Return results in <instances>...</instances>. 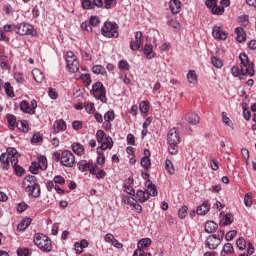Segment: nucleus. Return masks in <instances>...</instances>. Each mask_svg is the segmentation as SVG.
<instances>
[{"label":"nucleus","instance_id":"55","mask_svg":"<svg viewBox=\"0 0 256 256\" xmlns=\"http://www.w3.org/2000/svg\"><path fill=\"white\" fill-rule=\"evenodd\" d=\"M103 139H105V131L98 130L96 132V140L98 143H103Z\"/></svg>","mask_w":256,"mask_h":256},{"label":"nucleus","instance_id":"54","mask_svg":"<svg viewBox=\"0 0 256 256\" xmlns=\"http://www.w3.org/2000/svg\"><path fill=\"white\" fill-rule=\"evenodd\" d=\"M113 119H115V112H113V111H108L104 115V121H106V123H109L110 121H113Z\"/></svg>","mask_w":256,"mask_h":256},{"label":"nucleus","instance_id":"39","mask_svg":"<svg viewBox=\"0 0 256 256\" xmlns=\"http://www.w3.org/2000/svg\"><path fill=\"white\" fill-rule=\"evenodd\" d=\"M7 156L10 157V163H13V159H17V149L13 147L7 148Z\"/></svg>","mask_w":256,"mask_h":256},{"label":"nucleus","instance_id":"23","mask_svg":"<svg viewBox=\"0 0 256 256\" xmlns=\"http://www.w3.org/2000/svg\"><path fill=\"white\" fill-rule=\"evenodd\" d=\"M136 199H138L140 203H145V201L149 199V193L143 190H138L136 192Z\"/></svg>","mask_w":256,"mask_h":256},{"label":"nucleus","instance_id":"9","mask_svg":"<svg viewBox=\"0 0 256 256\" xmlns=\"http://www.w3.org/2000/svg\"><path fill=\"white\" fill-rule=\"evenodd\" d=\"M95 7L101 9L103 7V0H82V8L94 10Z\"/></svg>","mask_w":256,"mask_h":256},{"label":"nucleus","instance_id":"28","mask_svg":"<svg viewBox=\"0 0 256 256\" xmlns=\"http://www.w3.org/2000/svg\"><path fill=\"white\" fill-rule=\"evenodd\" d=\"M72 150L76 155H83L85 152V148L79 142H75L72 144Z\"/></svg>","mask_w":256,"mask_h":256},{"label":"nucleus","instance_id":"10","mask_svg":"<svg viewBox=\"0 0 256 256\" xmlns=\"http://www.w3.org/2000/svg\"><path fill=\"white\" fill-rule=\"evenodd\" d=\"M206 245L210 249H217L221 245V240L217 238V234H213L207 238Z\"/></svg>","mask_w":256,"mask_h":256},{"label":"nucleus","instance_id":"13","mask_svg":"<svg viewBox=\"0 0 256 256\" xmlns=\"http://www.w3.org/2000/svg\"><path fill=\"white\" fill-rule=\"evenodd\" d=\"M18 163H19V158H13L11 165L15 171V175H17V177H21L23 173H25V168L18 165Z\"/></svg>","mask_w":256,"mask_h":256},{"label":"nucleus","instance_id":"36","mask_svg":"<svg viewBox=\"0 0 256 256\" xmlns=\"http://www.w3.org/2000/svg\"><path fill=\"white\" fill-rule=\"evenodd\" d=\"M38 166L42 171L47 170V157L45 156H39L38 157Z\"/></svg>","mask_w":256,"mask_h":256},{"label":"nucleus","instance_id":"51","mask_svg":"<svg viewBox=\"0 0 256 256\" xmlns=\"http://www.w3.org/2000/svg\"><path fill=\"white\" fill-rule=\"evenodd\" d=\"M187 211H189V208L187 206H182L178 211V217L180 219H185V217H187Z\"/></svg>","mask_w":256,"mask_h":256},{"label":"nucleus","instance_id":"8","mask_svg":"<svg viewBox=\"0 0 256 256\" xmlns=\"http://www.w3.org/2000/svg\"><path fill=\"white\" fill-rule=\"evenodd\" d=\"M24 185H26V191L34 198H37L41 195V186L37 182H26L24 180Z\"/></svg>","mask_w":256,"mask_h":256},{"label":"nucleus","instance_id":"44","mask_svg":"<svg viewBox=\"0 0 256 256\" xmlns=\"http://www.w3.org/2000/svg\"><path fill=\"white\" fill-rule=\"evenodd\" d=\"M39 169L40 166H39V163L38 162H32L30 167H29V171L30 173H32L33 175H37V173H39Z\"/></svg>","mask_w":256,"mask_h":256},{"label":"nucleus","instance_id":"1","mask_svg":"<svg viewBox=\"0 0 256 256\" xmlns=\"http://www.w3.org/2000/svg\"><path fill=\"white\" fill-rule=\"evenodd\" d=\"M168 151L171 155H177L179 153V143H181V137L176 128H172L167 134Z\"/></svg>","mask_w":256,"mask_h":256},{"label":"nucleus","instance_id":"46","mask_svg":"<svg viewBox=\"0 0 256 256\" xmlns=\"http://www.w3.org/2000/svg\"><path fill=\"white\" fill-rule=\"evenodd\" d=\"M118 67H119V69H122L123 71H129V69L131 68V66L129 65V62L125 61V60L119 61Z\"/></svg>","mask_w":256,"mask_h":256},{"label":"nucleus","instance_id":"37","mask_svg":"<svg viewBox=\"0 0 256 256\" xmlns=\"http://www.w3.org/2000/svg\"><path fill=\"white\" fill-rule=\"evenodd\" d=\"M212 15H223L225 13V8L214 4L211 9Z\"/></svg>","mask_w":256,"mask_h":256},{"label":"nucleus","instance_id":"24","mask_svg":"<svg viewBox=\"0 0 256 256\" xmlns=\"http://www.w3.org/2000/svg\"><path fill=\"white\" fill-rule=\"evenodd\" d=\"M219 225L214 221H208L205 224V232L206 233H215V230L218 229Z\"/></svg>","mask_w":256,"mask_h":256},{"label":"nucleus","instance_id":"6","mask_svg":"<svg viewBox=\"0 0 256 256\" xmlns=\"http://www.w3.org/2000/svg\"><path fill=\"white\" fill-rule=\"evenodd\" d=\"M18 35H31L32 37H37V30L33 28V25L29 23H21L16 26Z\"/></svg>","mask_w":256,"mask_h":256},{"label":"nucleus","instance_id":"29","mask_svg":"<svg viewBox=\"0 0 256 256\" xmlns=\"http://www.w3.org/2000/svg\"><path fill=\"white\" fill-rule=\"evenodd\" d=\"M144 54L146 55L147 59H153V57H155V53H153V45L145 44Z\"/></svg>","mask_w":256,"mask_h":256},{"label":"nucleus","instance_id":"20","mask_svg":"<svg viewBox=\"0 0 256 256\" xmlns=\"http://www.w3.org/2000/svg\"><path fill=\"white\" fill-rule=\"evenodd\" d=\"M20 110L23 113H27L28 115H35V111L33 109H31V106H29V103H27L26 100H23L20 103Z\"/></svg>","mask_w":256,"mask_h":256},{"label":"nucleus","instance_id":"2","mask_svg":"<svg viewBox=\"0 0 256 256\" xmlns=\"http://www.w3.org/2000/svg\"><path fill=\"white\" fill-rule=\"evenodd\" d=\"M239 59L241 61V75H249V77H253L255 75V63L249 62V56L245 53H241Z\"/></svg>","mask_w":256,"mask_h":256},{"label":"nucleus","instance_id":"17","mask_svg":"<svg viewBox=\"0 0 256 256\" xmlns=\"http://www.w3.org/2000/svg\"><path fill=\"white\" fill-rule=\"evenodd\" d=\"M170 10L174 15H177L181 11V1L170 0Z\"/></svg>","mask_w":256,"mask_h":256},{"label":"nucleus","instance_id":"31","mask_svg":"<svg viewBox=\"0 0 256 256\" xmlns=\"http://www.w3.org/2000/svg\"><path fill=\"white\" fill-rule=\"evenodd\" d=\"M92 72L95 75H107V71L105 70V67H103L101 65H94L92 67Z\"/></svg>","mask_w":256,"mask_h":256},{"label":"nucleus","instance_id":"26","mask_svg":"<svg viewBox=\"0 0 256 256\" xmlns=\"http://www.w3.org/2000/svg\"><path fill=\"white\" fill-rule=\"evenodd\" d=\"M196 213L198 215H207L209 213V203L204 202L200 206L197 207Z\"/></svg>","mask_w":256,"mask_h":256},{"label":"nucleus","instance_id":"15","mask_svg":"<svg viewBox=\"0 0 256 256\" xmlns=\"http://www.w3.org/2000/svg\"><path fill=\"white\" fill-rule=\"evenodd\" d=\"M185 120L190 125H198L199 121H201V118L196 113H190V114L185 116Z\"/></svg>","mask_w":256,"mask_h":256},{"label":"nucleus","instance_id":"62","mask_svg":"<svg viewBox=\"0 0 256 256\" xmlns=\"http://www.w3.org/2000/svg\"><path fill=\"white\" fill-rule=\"evenodd\" d=\"M17 255L18 256H29V248H18Z\"/></svg>","mask_w":256,"mask_h":256},{"label":"nucleus","instance_id":"38","mask_svg":"<svg viewBox=\"0 0 256 256\" xmlns=\"http://www.w3.org/2000/svg\"><path fill=\"white\" fill-rule=\"evenodd\" d=\"M228 253H233V244L231 243H226L223 247V250L220 252L221 256H225Z\"/></svg>","mask_w":256,"mask_h":256},{"label":"nucleus","instance_id":"12","mask_svg":"<svg viewBox=\"0 0 256 256\" xmlns=\"http://www.w3.org/2000/svg\"><path fill=\"white\" fill-rule=\"evenodd\" d=\"M145 187L147 188L146 192L148 193L149 197H157V186H155L151 180L146 181Z\"/></svg>","mask_w":256,"mask_h":256},{"label":"nucleus","instance_id":"42","mask_svg":"<svg viewBox=\"0 0 256 256\" xmlns=\"http://www.w3.org/2000/svg\"><path fill=\"white\" fill-rule=\"evenodd\" d=\"M7 120L10 125V129H15V125H17V117H15L13 114H8Z\"/></svg>","mask_w":256,"mask_h":256},{"label":"nucleus","instance_id":"49","mask_svg":"<svg viewBox=\"0 0 256 256\" xmlns=\"http://www.w3.org/2000/svg\"><path fill=\"white\" fill-rule=\"evenodd\" d=\"M140 164L142 167H144V169H149L151 167V159L148 157H143Z\"/></svg>","mask_w":256,"mask_h":256},{"label":"nucleus","instance_id":"27","mask_svg":"<svg viewBox=\"0 0 256 256\" xmlns=\"http://www.w3.org/2000/svg\"><path fill=\"white\" fill-rule=\"evenodd\" d=\"M0 162L2 163L3 165V169H9V163L11 162V158L10 156H8L7 154L5 153H2L0 155Z\"/></svg>","mask_w":256,"mask_h":256},{"label":"nucleus","instance_id":"19","mask_svg":"<svg viewBox=\"0 0 256 256\" xmlns=\"http://www.w3.org/2000/svg\"><path fill=\"white\" fill-rule=\"evenodd\" d=\"M133 177H129L125 182H124V187L126 189V193L128 195H135V189H133Z\"/></svg>","mask_w":256,"mask_h":256},{"label":"nucleus","instance_id":"11","mask_svg":"<svg viewBox=\"0 0 256 256\" xmlns=\"http://www.w3.org/2000/svg\"><path fill=\"white\" fill-rule=\"evenodd\" d=\"M212 35L214 39H218L219 41H225L227 39V32L219 26H215L212 30Z\"/></svg>","mask_w":256,"mask_h":256},{"label":"nucleus","instance_id":"52","mask_svg":"<svg viewBox=\"0 0 256 256\" xmlns=\"http://www.w3.org/2000/svg\"><path fill=\"white\" fill-rule=\"evenodd\" d=\"M81 80L85 85H91V75H89V73L81 74Z\"/></svg>","mask_w":256,"mask_h":256},{"label":"nucleus","instance_id":"35","mask_svg":"<svg viewBox=\"0 0 256 256\" xmlns=\"http://www.w3.org/2000/svg\"><path fill=\"white\" fill-rule=\"evenodd\" d=\"M187 79L189 83H192V85H196L197 83V73L195 70H190L187 74Z\"/></svg>","mask_w":256,"mask_h":256},{"label":"nucleus","instance_id":"60","mask_svg":"<svg viewBox=\"0 0 256 256\" xmlns=\"http://www.w3.org/2000/svg\"><path fill=\"white\" fill-rule=\"evenodd\" d=\"M98 158H97V164L98 165H105V155H103V151H97Z\"/></svg>","mask_w":256,"mask_h":256},{"label":"nucleus","instance_id":"3","mask_svg":"<svg viewBox=\"0 0 256 256\" xmlns=\"http://www.w3.org/2000/svg\"><path fill=\"white\" fill-rule=\"evenodd\" d=\"M90 93L98 100L101 101V103H107V90L105 89V86H103V83L96 82L92 85V89L90 90Z\"/></svg>","mask_w":256,"mask_h":256},{"label":"nucleus","instance_id":"41","mask_svg":"<svg viewBox=\"0 0 256 256\" xmlns=\"http://www.w3.org/2000/svg\"><path fill=\"white\" fill-rule=\"evenodd\" d=\"M211 63L213 65V67H215L216 69H221L223 67V61L221 59H219L218 57H212L211 58Z\"/></svg>","mask_w":256,"mask_h":256},{"label":"nucleus","instance_id":"50","mask_svg":"<svg viewBox=\"0 0 256 256\" xmlns=\"http://www.w3.org/2000/svg\"><path fill=\"white\" fill-rule=\"evenodd\" d=\"M222 121L224 125H227L228 127H233V123L231 122V119L227 117V112H222Z\"/></svg>","mask_w":256,"mask_h":256},{"label":"nucleus","instance_id":"30","mask_svg":"<svg viewBox=\"0 0 256 256\" xmlns=\"http://www.w3.org/2000/svg\"><path fill=\"white\" fill-rule=\"evenodd\" d=\"M31 225V218H24L17 226L18 231H25Z\"/></svg>","mask_w":256,"mask_h":256},{"label":"nucleus","instance_id":"45","mask_svg":"<svg viewBox=\"0 0 256 256\" xmlns=\"http://www.w3.org/2000/svg\"><path fill=\"white\" fill-rule=\"evenodd\" d=\"M60 131H67V122L64 119H60L55 122Z\"/></svg>","mask_w":256,"mask_h":256},{"label":"nucleus","instance_id":"59","mask_svg":"<svg viewBox=\"0 0 256 256\" xmlns=\"http://www.w3.org/2000/svg\"><path fill=\"white\" fill-rule=\"evenodd\" d=\"M168 24L173 29H180L181 27V24L179 23V21L173 20V19H170V20L168 19Z\"/></svg>","mask_w":256,"mask_h":256},{"label":"nucleus","instance_id":"43","mask_svg":"<svg viewBox=\"0 0 256 256\" xmlns=\"http://www.w3.org/2000/svg\"><path fill=\"white\" fill-rule=\"evenodd\" d=\"M31 143H34V144L43 143V135L39 132L33 134L32 138H31Z\"/></svg>","mask_w":256,"mask_h":256},{"label":"nucleus","instance_id":"4","mask_svg":"<svg viewBox=\"0 0 256 256\" xmlns=\"http://www.w3.org/2000/svg\"><path fill=\"white\" fill-rule=\"evenodd\" d=\"M101 31L102 35L108 39H111L112 37H119V26L115 22L106 21Z\"/></svg>","mask_w":256,"mask_h":256},{"label":"nucleus","instance_id":"47","mask_svg":"<svg viewBox=\"0 0 256 256\" xmlns=\"http://www.w3.org/2000/svg\"><path fill=\"white\" fill-rule=\"evenodd\" d=\"M84 109L91 115V113H95V104L93 102L84 103Z\"/></svg>","mask_w":256,"mask_h":256},{"label":"nucleus","instance_id":"16","mask_svg":"<svg viewBox=\"0 0 256 256\" xmlns=\"http://www.w3.org/2000/svg\"><path fill=\"white\" fill-rule=\"evenodd\" d=\"M78 170L81 171L82 173H85L89 171L91 168V165H93V162L87 161V160H81L78 162Z\"/></svg>","mask_w":256,"mask_h":256},{"label":"nucleus","instance_id":"7","mask_svg":"<svg viewBox=\"0 0 256 256\" xmlns=\"http://www.w3.org/2000/svg\"><path fill=\"white\" fill-rule=\"evenodd\" d=\"M61 165L63 167H75V155L69 150H65L61 153Z\"/></svg>","mask_w":256,"mask_h":256},{"label":"nucleus","instance_id":"22","mask_svg":"<svg viewBox=\"0 0 256 256\" xmlns=\"http://www.w3.org/2000/svg\"><path fill=\"white\" fill-rule=\"evenodd\" d=\"M32 75L36 83H43V80L45 79V75L39 69L37 68L33 69Z\"/></svg>","mask_w":256,"mask_h":256},{"label":"nucleus","instance_id":"61","mask_svg":"<svg viewBox=\"0 0 256 256\" xmlns=\"http://www.w3.org/2000/svg\"><path fill=\"white\" fill-rule=\"evenodd\" d=\"M99 17L97 16H91L90 17V21H89V24L91 27H97V25H99Z\"/></svg>","mask_w":256,"mask_h":256},{"label":"nucleus","instance_id":"25","mask_svg":"<svg viewBox=\"0 0 256 256\" xmlns=\"http://www.w3.org/2000/svg\"><path fill=\"white\" fill-rule=\"evenodd\" d=\"M233 223V215L227 213L224 215V218L220 220L219 225L220 227H226V225H231Z\"/></svg>","mask_w":256,"mask_h":256},{"label":"nucleus","instance_id":"63","mask_svg":"<svg viewBox=\"0 0 256 256\" xmlns=\"http://www.w3.org/2000/svg\"><path fill=\"white\" fill-rule=\"evenodd\" d=\"M54 183H56V185H65V178H63V176H55L54 177Z\"/></svg>","mask_w":256,"mask_h":256},{"label":"nucleus","instance_id":"57","mask_svg":"<svg viewBox=\"0 0 256 256\" xmlns=\"http://www.w3.org/2000/svg\"><path fill=\"white\" fill-rule=\"evenodd\" d=\"M122 201L123 203H125V205H130L131 207L133 205V201H136V200L131 196H123Z\"/></svg>","mask_w":256,"mask_h":256},{"label":"nucleus","instance_id":"34","mask_svg":"<svg viewBox=\"0 0 256 256\" xmlns=\"http://www.w3.org/2000/svg\"><path fill=\"white\" fill-rule=\"evenodd\" d=\"M131 51H139V49H143V42L139 40H134L130 42Z\"/></svg>","mask_w":256,"mask_h":256},{"label":"nucleus","instance_id":"64","mask_svg":"<svg viewBox=\"0 0 256 256\" xmlns=\"http://www.w3.org/2000/svg\"><path fill=\"white\" fill-rule=\"evenodd\" d=\"M48 95L50 99H57V97H59V94H57V91H55L53 88H49Z\"/></svg>","mask_w":256,"mask_h":256},{"label":"nucleus","instance_id":"21","mask_svg":"<svg viewBox=\"0 0 256 256\" xmlns=\"http://www.w3.org/2000/svg\"><path fill=\"white\" fill-rule=\"evenodd\" d=\"M16 127L19 131H22V133H27V131H29V122H27V120H19L16 123Z\"/></svg>","mask_w":256,"mask_h":256},{"label":"nucleus","instance_id":"32","mask_svg":"<svg viewBox=\"0 0 256 256\" xmlns=\"http://www.w3.org/2000/svg\"><path fill=\"white\" fill-rule=\"evenodd\" d=\"M149 245H151V239L150 238H143L141 240H139L137 247L140 250L145 249V247H149Z\"/></svg>","mask_w":256,"mask_h":256},{"label":"nucleus","instance_id":"18","mask_svg":"<svg viewBox=\"0 0 256 256\" xmlns=\"http://www.w3.org/2000/svg\"><path fill=\"white\" fill-rule=\"evenodd\" d=\"M235 33L237 35L236 41H238V43H243V41H246L247 34L245 33V30H243V28L241 27L236 28Z\"/></svg>","mask_w":256,"mask_h":256},{"label":"nucleus","instance_id":"33","mask_svg":"<svg viewBox=\"0 0 256 256\" xmlns=\"http://www.w3.org/2000/svg\"><path fill=\"white\" fill-rule=\"evenodd\" d=\"M165 169L169 175L175 174V166H173V162L169 159H166L165 161Z\"/></svg>","mask_w":256,"mask_h":256},{"label":"nucleus","instance_id":"40","mask_svg":"<svg viewBox=\"0 0 256 256\" xmlns=\"http://www.w3.org/2000/svg\"><path fill=\"white\" fill-rule=\"evenodd\" d=\"M4 89H5V93H6V95H8V97H15V92H13V87H11V83L6 82L4 84Z\"/></svg>","mask_w":256,"mask_h":256},{"label":"nucleus","instance_id":"14","mask_svg":"<svg viewBox=\"0 0 256 256\" xmlns=\"http://www.w3.org/2000/svg\"><path fill=\"white\" fill-rule=\"evenodd\" d=\"M66 65L70 73H77V71H79V60H77V58L67 60Z\"/></svg>","mask_w":256,"mask_h":256},{"label":"nucleus","instance_id":"58","mask_svg":"<svg viewBox=\"0 0 256 256\" xmlns=\"http://www.w3.org/2000/svg\"><path fill=\"white\" fill-rule=\"evenodd\" d=\"M236 235H237L236 230L229 231V232H227L225 239H226V241H233V239H235Z\"/></svg>","mask_w":256,"mask_h":256},{"label":"nucleus","instance_id":"53","mask_svg":"<svg viewBox=\"0 0 256 256\" xmlns=\"http://www.w3.org/2000/svg\"><path fill=\"white\" fill-rule=\"evenodd\" d=\"M236 245H237L238 249H240V251H243L245 249V247H247V241H245L243 238H239L236 241Z\"/></svg>","mask_w":256,"mask_h":256},{"label":"nucleus","instance_id":"5","mask_svg":"<svg viewBox=\"0 0 256 256\" xmlns=\"http://www.w3.org/2000/svg\"><path fill=\"white\" fill-rule=\"evenodd\" d=\"M34 243L44 253H49L52 248L51 240L45 234H37L34 237Z\"/></svg>","mask_w":256,"mask_h":256},{"label":"nucleus","instance_id":"56","mask_svg":"<svg viewBox=\"0 0 256 256\" xmlns=\"http://www.w3.org/2000/svg\"><path fill=\"white\" fill-rule=\"evenodd\" d=\"M244 205H246V207H251V205H253V198L249 193L244 196Z\"/></svg>","mask_w":256,"mask_h":256},{"label":"nucleus","instance_id":"48","mask_svg":"<svg viewBox=\"0 0 256 256\" xmlns=\"http://www.w3.org/2000/svg\"><path fill=\"white\" fill-rule=\"evenodd\" d=\"M139 109H140V113H144V115H147V113H149V106L145 101L140 102Z\"/></svg>","mask_w":256,"mask_h":256}]
</instances>
